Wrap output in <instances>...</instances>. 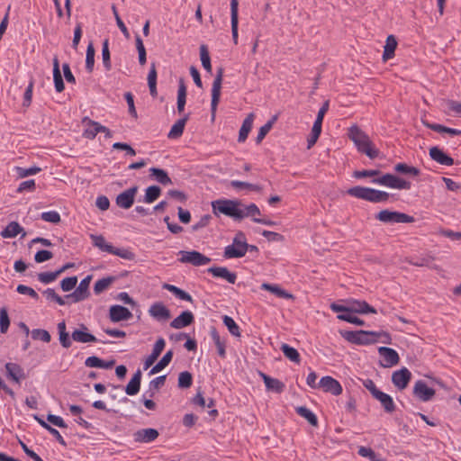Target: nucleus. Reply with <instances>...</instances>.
<instances>
[{
  "label": "nucleus",
  "instance_id": "f257e3e1",
  "mask_svg": "<svg viewBox=\"0 0 461 461\" xmlns=\"http://www.w3.org/2000/svg\"><path fill=\"white\" fill-rule=\"evenodd\" d=\"M348 136L360 153L366 154L371 159L376 158L379 156L380 151L374 147L368 135L357 125H352L348 129Z\"/></svg>",
  "mask_w": 461,
  "mask_h": 461
},
{
  "label": "nucleus",
  "instance_id": "f03ea898",
  "mask_svg": "<svg viewBox=\"0 0 461 461\" xmlns=\"http://www.w3.org/2000/svg\"><path fill=\"white\" fill-rule=\"evenodd\" d=\"M211 205L213 214L217 217L222 214L238 221L243 219L242 209L240 208L241 205L240 200L218 199L212 201Z\"/></svg>",
  "mask_w": 461,
  "mask_h": 461
},
{
  "label": "nucleus",
  "instance_id": "7ed1b4c3",
  "mask_svg": "<svg viewBox=\"0 0 461 461\" xmlns=\"http://www.w3.org/2000/svg\"><path fill=\"white\" fill-rule=\"evenodd\" d=\"M350 196L362 199L370 203H385L389 200L390 194L385 191L376 190L371 187L356 185L347 190Z\"/></svg>",
  "mask_w": 461,
  "mask_h": 461
},
{
  "label": "nucleus",
  "instance_id": "20e7f679",
  "mask_svg": "<svg viewBox=\"0 0 461 461\" xmlns=\"http://www.w3.org/2000/svg\"><path fill=\"white\" fill-rule=\"evenodd\" d=\"M371 182L373 184H378L381 185L399 190H410L411 187V183L410 181H407L402 177H399L390 173L384 174L377 178H373Z\"/></svg>",
  "mask_w": 461,
  "mask_h": 461
},
{
  "label": "nucleus",
  "instance_id": "39448f33",
  "mask_svg": "<svg viewBox=\"0 0 461 461\" xmlns=\"http://www.w3.org/2000/svg\"><path fill=\"white\" fill-rule=\"evenodd\" d=\"M375 219L384 223H411L415 221L411 215L388 209L380 211L375 215Z\"/></svg>",
  "mask_w": 461,
  "mask_h": 461
},
{
  "label": "nucleus",
  "instance_id": "423d86ee",
  "mask_svg": "<svg viewBox=\"0 0 461 461\" xmlns=\"http://www.w3.org/2000/svg\"><path fill=\"white\" fill-rule=\"evenodd\" d=\"M223 73H224L223 68L220 67L217 69L216 76H215V78L212 83V101H211L212 121H214V119H215L217 106L219 104L220 98H221V89Z\"/></svg>",
  "mask_w": 461,
  "mask_h": 461
},
{
  "label": "nucleus",
  "instance_id": "0eeeda50",
  "mask_svg": "<svg viewBox=\"0 0 461 461\" xmlns=\"http://www.w3.org/2000/svg\"><path fill=\"white\" fill-rule=\"evenodd\" d=\"M339 334L348 342L355 345H372L375 343V339H369L366 330H339Z\"/></svg>",
  "mask_w": 461,
  "mask_h": 461
},
{
  "label": "nucleus",
  "instance_id": "6e6552de",
  "mask_svg": "<svg viewBox=\"0 0 461 461\" xmlns=\"http://www.w3.org/2000/svg\"><path fill=\"white\" fill-rule=\"evenodd\" d=\"M179 254L181 255V258H179V261L181 263H189L194 267L207 265L212 260L210 258L206 257L205 255L202 254L197 250H181Z\"/></svg>",
  "mask_w": 461,
  "mask_h": 461
},
{
  "label": "nucleus",
  "instance_id": "1a4fd4ad",
  "mask_svg": "<svg viewBox=\"0 0 461 461\" xmlns=\"http://www.w3.org/2000/svg\"><path fill=\"white\" fill-rule=\"evenodd\" d=\"M71 342L78 343H93L98 341L96 337L93 335L86 325L81 323L77 329H75L70 336Z\"/></svg>",
  "mask_w": 461,
  "mask_h": 461
},
{
  "label": "nucleus",
  "instance_id": "9d476101",
  "mask_svg": "<svg viewBox=\"0 0 461 461\" xmlns=\"http://www.w3.org/2000/svg\"><path fill=\"white\" fill-rule=\"evenodd\" d=\"M413 394L421 402H429L434 397L436 391L429 387L423 380H418L413 386Z\"/></svg>",
  "mask_w": 461,
  "mask_h": 461
},
{
  "label": "nucleus",
  "instance_id": "9b49d317",
  "mask_svg": "<svg viewBox=\"0 0 461 461\" xmlns=\"http://www.w3.org/2000/svg\"><path fill=\"white\" fill-rule=\"evenodd\" d=\"M139 186L133 185L119 194L116 197V204L122 209H130L134 203V198L138 193Z\"/></svg>",
  "mask_w": 461,
  "mask_h": 461
},
{
  "label": "nucleus",
  "instance_id": "f8f14e48",
  "mask_svg": "<svg viewBox=\"0 0 461 461\" xmlns=\"http://www.w3.org/2000/svg\"><path fill=\"white\" fill-rule=\"evenodd\" d=\"M132 318L131 312L120 304H114L109 308V319L112 322L129 321Z\"/></svg>",
  "mask_w": 461,
  "mask_h": 461
},
{
  "label": "nucleus",
  "instance_id": "ddd939ff",
  "mask_svg": "<svg viewBox=\"0 0 461 461\" xmlns=\"http://www.w3.org/2000/svg\"><path fill=\"white\" fill-rule=\"evenodd\" d=\"M159 436L158 429L153 428H146L136 430L133 434V440L136 443H151Z\"/></svg>",
  "mask_w": 461,
  "mask_h": 461
},
{
  "label": "nucleus",
  "instance_id": "4468645a",
  "mask_svg": "<svg viewBox=\"0 0 461 461\" xmlns=\"http://www.w3.org/2000/svg\"><path fill=\"white\" fill-rule=\"evenodd\" d=\"M411 379V373L406 367L394 371L392 375V382L399 390L405 389Z\"/></svg>",
  "mask_w": 461,
  "mask_h": 461
},
{
  "label": "nucleus",
  "instance_id": "2eb2a0df",
  "mask_svg": "<svg viewBox=\"0 0 461 461\" xmlns=\"http://www.w3.org/2000/svg\"><path fill=\"white\" fill-rule=\"evenodd\" d=\"M319 387L325 393H330L333 395H339L342 393V386L335 378L326 375L321 378Z\"/></svg>",
  "mask_w": 461,
  "mask_h": 461
},
{
  "label": "nucleus",
  "instance_id": "dca6fc26",
  "mask_svg": "<svg viewBox=\"0 0 461 461\" xmlns=\"http://www.w3.org/2000/svg\"><path fill=\"white\" fill-rule=\"evenodd\" d=\"M92 276L88 275L81 280L78 286L72 293L73 303H78L87 299L90 296L89 285Z\"/></svg>",
  "mask_w": 461,
  "mask_h": 461
},
{
  "label": "nucleus",
  "instance_id": "f3484780",
  "mask_svg": "<svg viewBox=\"0 0 461 461\" xmlns=\"http://www.w3.org/2000/svg\"><path fill=\"white\" fill-rule=\"evenodd\" d=\"M5 367L7 379L19 384H21L22 380L25 379L26 375L24 370L17 363L8 362L5 364Z\"/></svg>",
  "mask_w": 461,
  "mask_h": 461
},
{
  "label": "nucleus",
  "instance_id": "a211bd4d",
  "mask_svg": "<svg viewBox=\"0 0 461 461\" xmlns=\"http://www.w3.org/2000/svg\"><path fill=\"white\" fill-rule=\"evenodd\" d=\"M247 253V242H232L224 249L223 257L225 258H242Z\"/></svg>",
  "mask_w": 461,
  "mask_h": 461
},
{
  "label": "nucleus",
  "instance_id": "6ab92c4d",
  "mask_svg": "<svg viewBox=\"0 0 461 461\" xmlns=\"http://www.w3.org/2000/svg\"><path fill=\"white\" fill-rule=\"evenodd\" d=\"M207 272L212 274L215 278L225 279L230 284H235L237 280L236 273L230 272L226 267L213 266L209 267Z\"/></svg>",
  "mask_w": 461,
  "mask_h": 461
},
{
  "label": "nucleus",
  "instance_id": "aec40b11",
  "mask_svg": "<svg viewBox=\"0 0 461 461\" xmlns=\"http://www.w3.org/2000/svg\"><path fill=\"white\" fill-rule=\"evenodd\" d=\"M379 355L384 358L385 364H382L384 367H391L400 362V357L396 350L388 347L378 348Z\"/></svg>",
  "mask_w": 461,
  "mask_h": 461
},
{
  "label": "nucleus",
  "instance_id": "412c9836",
  "mask_svg": "<svg viewBox=\"0 0 461 461\" xmlns=\"http://www.w3.org/2000/svg\"><path fill=\"white\" fill-rule=\"evenodd\" d=\"M348 304L349 313L366 314L377 312L376 309L369 305L366 301L351 299L348 300Z\"/></svg>",
  "mask_w": 461,
  "mask_h": 461
},
{
  "label": "nucleus",
  "instance_id": "4be33fe9",
  "mask_svg": "<svg viewBox=\"0 0 461 461\" xmlns=\"http://www.w3.org/2000/svg\"><path fill=\"white\" fill-rule=\"evenodd\" d=\"M230 23L234 44H238L239 30V0H230Z\"/></svg>",
  "mask_w": 461,
  "mask_h": 461
},
{
  "label": "nucleus",
  "instance_id": "5701e85b",
  "mask_svg": "<svg viewBox=\"0 0 461 461\" xmlns=\"http://www.w3.org/2000/svg\"><path fill=\"white\" fill-rule=\"evenodd\" d=\"M429 157L432 160L438 162L440 165L444 166H452L454 165V159L448 156L446 152L443 151L442 149L434 146L429 149Z\"/></svg>",
  "mask_w": 461,
  "mask_h": 461
},
{
  "label": "nucleus",
  "instance_id": "b1692460",
  "mask_svg": "<svg viewBox=\"0 0 461 461\" xmlns=\"http://www.w3.org/2000/svg\"><path fill=\"white\" fill-rule=\"evenodd\" d=\"M149 313L157 321H167L171 317L170 311L161 302L154 303L150 306Z\"/></svg>",
  "mask_w": 461,
  "mask_h": 461
},
{
  "label": "nucleus",
  "instance_id": "393cba45",
  "mask_svg": "<svg viewBox=\"0 0 461 461\" xmlns=\"http://www.w3.org/2000/svg\"><path fill=\"white\" fill-rule=\"evenodd\" d=\"M194 321V316L193 312L190 311H184L170 322V326L173 329L180 330L191 325Z\"/></svg>",
  "mask_w": 461,
  "mask_h": 461
},
{
  "label": "nucleus",
  "instance_id": "a878e982",
  "mask_svg": "<svg viewBox=\"0 0 461 461\" xmlns=\"http://www.w3.org/2000/svg\"><path fill=\"white\" fill-rule=\"evenodd\" d=\"M166 346L165 339L163 338H159L155 342L151 354L146 358L144 363V369L147 370L149 366H151L158 357L160 356L162 351L164 350Z\"/></svg>",
  "mask_w": 461,
  "mask_h": 461
},
{
  "label": "nucleus",
  "instance_id": "bb28decb",
  "mask_svg": "<svg viewBox=\"0 0 461 461\" xmlns=\"http://www.w3.org/2000/svg\"><path fill=\"white\" fill-rule=\"evenodd\" d=\"M259 374L267 391H271L276 393H281L284 392L285 385L283 382L276 378H273L265 373L260 372Z\"/></svg>",
  "mask_w": 461,
  "mask_h": 461
},
{
  "label": "nucleus",
  "instance_id": "cd10ccee",
  "mask_svg": "<svg viewBox=\"0 0 461 461\" xmlns=\"http://www.w3.org/2000/svg\"><path fill=\"white\" fill-rule=\"evenodd\" d=\"M190 113H186L183 118L177 120L171 127L169 132L167 133V138L169 140H176L179 139L184 132L185 124L189 120Z\"/></svg>",
  "mask_w": 461,
  "mask_h": 461
},
{
  "label": "nucleus",
  "instance_id": "c85d7f7f",
  "mask_svg": "<svg viewBox=\"0 0 461 461\" xmlns=\"http://www.w3.org/2000/svg\"><path fill=\"white\" fill-rule=\"evenodd\" d=\"M142 373L138 369L125 386V393L130 396L136 395L140 392Z\"/></svg>",
  "mask_w": 461,
  "mask_h": 461
},
{
  "label": "nucleus",
  "instance_id": "c756f323",
  "mask_svg": "<svg viewBox=\"0 0 461 461\" xmlns=\"http://www.w3.org/2000/svg\"><path fill=\"white\" fill-rule=\"evenodd\" d=\"M53 81L55 89L58 93H61L65 89V84L59 68V61L58 57L53 59Z\"/></svg>",
  "mask_w": 461,
  "mask_h": 461
},
{
  "label": "nucleus",
  "instance_id": "7c9ffc66",
  "mask_svg": "<svg viewBox=\"0 0 461 461\" xmlns=\"http://www.w3.org/2000/svg\"><path fill=\"white\" fill-rule=\"evenodd\" d=\"M254 117H255L254 113H250L244 119L242 125L239 131V137H238L239 142H244L247 140L249 133L250 132L252 126H253Z\"/></svg>",
  "mask_w": 461,
  "mask_h": 461
},
{
  "label": "nucleus",
  "instance_id": "2f4dec72",
  "mask_svg": "<svg viewBox=\"0 0 461 461\" xmlns=\"http://www.w3.org/2000/svg\"><path fill=\"white\" fill-rule=\"evenodd\" d=\"M375 399L377 400L381 403L384 411L386 413H393L395 411L396 406L394 404L393 398L389 394L381 391L375 397Z\"/></svg>",
  "mask_w": 461,
  "mask_h": 461
},
{
  "label": "nucleus",
  "instance_id": "473e14b6",
  "mask_svg": "<svg viewBox=\"0 0 461 461\" xmlns=\"http://www.w3.org/2000/svg\"><path fill=\"white\" fill-rule=\"evenodd\" d=\"M397 47V41L393 35H388L384 47L383 60L387 61L394 57V51Z\"/></svg>",
  "mask_w": 461,
  "mask_h": 461
},
{
  "label": "nucleus",
  "instance_id": "72a5a7b5",
  "mask_svg": "<svg viewBox=\"0 0 461 461\" xmlns=\"http://www.w3.org/2000/svg\"><path fill=\"white\" fill-rule=\"evenodd\" d=\"M423 124L426 128L430 129L438 133H447L452 136L461 135V130L449 128L438 123H431L429 122H423Z\"/></svg>",
  "mask_w": 461,
  "mask_h": 461
},
{
  "label": "nucleus",
  "instance_id": "f704fd0d",
  "mask_svg": "<svg viewBox=\"0 0 461 461\" xmlns=\"http://www.w3.org/2000/svg\"><path fill=\"white\" fill-rule=\"evenodd\" d=\"M150 176L154 177V179L163 185L172 184V180L169 177L167 172L165 169L158 167H150L149 168Z\"/></svg>",
  "mask_w": 461,
  "mask_h": 461
},
{
  "label": "nucleus",
  "instance_id": "c9c22d12",
  "mask_svg": "<svg viewBox=\"0 0 461 461\" xmlns=\"http://www.w3.org/2000/svg\"><path fill=\"white\" fill-rule=\"evenodd\" d=\"M406 261L415 267H430V264L434 261V258L426 254L424 256H412L406 259Z\"/></svg>",
  "mask_w": 461,
  "mask_h": 461
},
{
  "label": "nucleus",
  "instance_id": "e433bc0d",
  "mask_svg": "<svg viewBox=\"0 0 461 461\" xmlns=\"http://www.w3.org/2000/svg\"><path fill=\"white\" fill-rule=\"evenodd\" d=\"M394 171L409 176H418L420 174V170L413 166H410L406 163H397L394 166Z\"/></svg>",
  "mask_w": 461,
  "mask_h": 461
},
{
  "label": "nucleus",
  "instance_id": "4c0bfd02",
  "mask_svg": "<svg viewBox=\"0 0 461 461\" xmlns=\"http://www.w3.org/2000/svg\"><path fill=\"white\" fill-rule=\"evenodd\" d=\"M59 339L60 345L64 348H69L71 347V339L69 333L66 330V322L62 321L58 323Z\"/></svg>",
  "mask_w": 461,
  "mask_h": 461
},
{
  "label": "nucleus",
  "instance_id": "58836bf2",
  "mask_svg": "<svg viewBox=\"0 0 461 461\" xmlns=\"http://www.w3.org/2000/svg\"><path fill=\"white\" fill-rule=\"evenodd\" d=\"M278 115L275 114L271 117V119L265 123L263 126H261L258 130V135L256 137V143L259 144L262 142V140L265 139L267 134L271 131L273 128V125L277 121Z\"/></svg>",
  "mask_w": 461,
  "mask_h": 461
},
{
  "label": "nucleus",
  "instance_id": "ea45409f",
  "mask_svg": "<svg viewBox=\"0 0 461 461\" xmlns=\"http://www.w3.org/2000/svg\"><path fill=\"white\" fill-rule=\"evenodd\" d=\"M261 289L265 290V291H268L280 298H285V299L293 298V294H289L288 292L282 289L281 287H279L276 285L263 283L261 285Z\"/></svg>",
  "mask_w": 461,
  "mask_h": 461
},
{
  "label": "nucleus",
  "instance_id": "a19ab883",
  "mask_svg": "<svg viewBox=\"0 0 461 461\" xmlns=\"http://www.w3.org/2000/svg\"><path fill=\"white\" fill-rule=\"evenodd\" d=\"M23 232V228L17 221H11L1 232L3 238H14Z\"/></svg>",
  "mask_w": 461,
  "mask_h": 461
},
{
  "label": "nucleus",
  "instance_id": "79ce46f5",
  "mask_svg": "<svg viewBox=\"0 0 461 461\" xmlns=\"http://www.w3.org/2000/svg\"><path fill=\"white\" fill-rule=\"evenodd\" d=\"M284 356L290 361L299 364L301 361L300 354L296 348L289 346L288 344L283 343L280 347Z\"/></svg>",
  "mask_w": 461,
  "mask_h": 461
},
{
  "label": "nucleus",
  "instance_id": "37998d69",
  "mask_svg": "<svg viewBox=\"0 0 461 461\" xmlns=\"http://www.w3.org/2000/svg\"><path fill=\"white\" fill-rule=\"evenodd\" d=\"M173 350H168L162 358L151 368L149 375H154L167 367L173 358Z\"/></svg>",
  "mask_w": 461,
  "mask_h": 461
},
{
  "label": "nucleus",
  "instance_id": "c03bdc74",
  "mask_svg": "<svg viewBox=\"0 0 461 461\" xmlns=\"http://www.w3.org/2000/svg\"><path fill=\"white\" fill-rule=\"evenodd\" d=\"M296 413L300 415L301 417L304 418L309 424H311L313 427L318 426V419L317 416L307 407L305 406H299L295 409Z\"/></svg>",
  "mask_w": 461,
  "mask_h": 461
},
{
  "label": "nucleus",
  "instance_id": "a18cd8bd",
  "mask_svg": "<svg viewBox=\"0 0 461 461\" xmlns=\"http://www.w3.org/2000/svg\"><path fill=\"white\" fill-rule=\"evenodd\" d=\"M116 279L117 276H110L97 280L94 285L95 294H100L104 290H106L114 281H116Z\"/></svg>",
  "mask_w": 461,
  "mask_h": 461
},
{
  "label": "nucleus",
  "instance_id": "49530a36",
  "mask_svg": "<svg viewBox=\"0 0 461 461\" xmlns=\"http://www.w3.org/2000/svg\"><path fill=\"white\" fill-rule=\"evenodd\" d=\"M161 194V188L158 185H150L146 188L143 202L151 203L155 202Z\"/></svg>",
  "mask_w": 461,
  "mask_h": 461
},
{
  "label": "nucleus",
  "instance_id": "de8ad7c7",
  "mask_svg": "<svg viewBox=\"0 0 461 461\" xmlns=\"http://www.w3.org/2000/svg\"><path fill=\"white\" fill-rule=\"evenodd\" d=\"M102 60L105 70L110 71L112 69V63L108 39H105L102 44Z\"/></svg>",
  "mask_w": 461,
  "mask_h": 461
},
{
  "label": "nucleus",
  "instance_id": "09e8293b",
  "mask_svg": "<svg viewBox=\"0 0 461 461\" xmlns=\"http://www.w3.org/2000/svg\"><path fill=\"white\" fill-rule=\"evenodd\" d=\"M200 59L203 68L208 72L212 73L211 58L209 55L208 47L205 44L200 46Z\"/></svg>",
  "mask_w": 461,
  "mask_h": 461
},
{
  "label": "nucleus",
  "instance_id": "8fccbe9b",
  "mask_svg": "<svg viewBox=\"0 0 461 461\" xmlns=\"http://www.w3.org/2000/svg\"><path fill=\"white\" fill-rule=\"evenodd\" d=\"M193 384V375L188 371H183L178 375L177 386L180 389H188Z\"/></svg>",
  "mask_w": 461,
  "mask_h": 461
},
{
  "label": "nucleus",
  "instance_id": "3c124183",
  "mask_svg": "<svg viewBox=\"0 0 461 461\" xmlns=\"http://www.w3.org/2000/svg\"><path fill=\"white\" fill-rule=\"evenodd\" d=\"M223 324L227 327L229 332L234 337H240V330L235 321L228 315L222 317Z\"/></svg>",
  "mask_w": 461,
  "mask_h": 461
},
{
  "label": "nucleus",
  "instance_id": "603ef678",
  "mask_svg": "<svg viewBox=\"0 0 461 461\" xmlns=\"http://www.w3.org/2000/svg\"><path fill=\"white\" fill-rule=\"evenodd\" d=\"M166 378H167V375H163L154 378L153 380H151L149 382V389L147 392V393H149V396L150 398H152L154 396L156 391H158L160 389V387L164 385V384L166 382Z\"/></svg>",
  "mask_w": 461,
  "mask_h": 461
},
{
  "label": "nucleus",
  "instance_id": "864d4df0",
  "mask_svg": "<svg viewBox=\"0 0 461 461\" xmlns=\"http://www.w3.org/2000/svg\"><path fill=\"white\" fill-rule=\"evenodd\" d=\"M91 238H92L93 243H94V245L95 247H97L102 251H105V252L111 253L113 246L112 244L107 243L105 241V239H104V236H102V235H99V236L92 235Z\"/></svg>",
  "mask_w": 461,
  "mask_h": 461
},
{
  "label": "nucleus",
  "instance_id": "5fc2aeb1",
  "mask_svg": "<svg viewBox=\"0 0 461 461\" xmlns=\"http://www.w3.org/2000/svg\"><path fill=\"white\" fill-rule=\"evenodd\" d=\"M321 126L322 125H321V124L313 122L311 134L307 139V149H311L317 142V140L321 133Z\"/></svg>",
  "mask_w": 461,
  "mask_h": 461
},
{
  "label": "nucleus",
  "instance_id": "6e6d98bb",
  "mask_svg": "<svg viewBox=\"0 0 461 461\" xmlns=\"http://www.w3.org/2000/svg\"><path fill=\"white\" fill-rule=\"evenodd\" d=\"M95 48L93 43L90 42L86 48V69L88 73L93 72L95 66Z\"/></svg>",
  "mask_w": 461,
  "mask_h": 461
},
{
  "label": "nucleus",
  "instance_id": "4d7b16f0",
  "mask_svg": "<svg viewBox=\"0 0 461 461\" xmlns=\"http://www.w3.org/2000/svg\"><path fill=\"white\" fill-rule=\"evenodd\" d=\"M10 326V318L6 307L0 309V332L5 334Z\"/></svg>",
  "mask_w": 461,
  "mask_h": 461
},
{
  "label": "nucleus",
  "instance_id": "13d9d810",
  "mask_svg": "<svg viewBox=\"0 0 461 461\" xmlns=\"http://www.w3.org/2000/svg\"><path fill=\"white\" fill-rule=\"evenodd\" d=\"M230 186L235 189H249L251 191L259 192L261 190V187L258 185L250 184L244 181L240 180H232L230 182Z\"/></svg>",
  "mask_w": 461,
  "mask_h": 461
},
{
  "label": "nucleus",
  "instance_id": "bf43d9fd",
  "mask_svg": "<svg viewBox=\"0 0 461 461\" xmlns=\"http://www.w3.org/2000/svg\"><path fill=\"white\" fill-rule=\"evenodd\" d=\"M31 334L32 338L35 340H41L46 343H49L51 340L50 332L43 329H34L32 330Z\"/></svg>",
  "mask_w": 461,
  "mask_h": 461
},
{
  "label": "nucleus",
  "instance_id": "052dcab7",
  "mask_svg": "<svg viewBox=\"0 0 461 461\" xmlns=\"http://www.w3.org/2000/svg\"><path fill=\"white\" fill-rule=\"evenodd\" d=\"M41 171V168L36 166L31 167L29 168H23L21 167H15V172L17 174V176L20 178L26 177L28 176L38 174Z\"/></svg>",
  "mask_w": 461,
  "mask_h": 461
},
{
  "label": "nucleus",
  "instance_id": "680f3d73",
  "mask_svg": "<svg viewBox=\"0 0 461 461\" xmlns=\"http://www.w3.org/2000/svg\"><path fill=\"white\" fill-rule=\"evenodd\" d=\"M337 318L340 321H344L348 323L356 324L358 326H364L366 324L365 321L353 315V313H341L339 314Z\"/></svg>",
  "mask_w": 461,
  "mask_h": 461
},
{
  "label": "nucleus",
  "instance_id": "e2e57ef3",
  "mask_svg": "<svg viewBox=\"0 0 461 461\" xmlns=\"http://www.w3.org/2000/svg\"><path fill=\"white\" fill-rule=\"evenodd\" d=\"M82 122L83 123L86 122L88 125H97V131H99V132L104 133V137L106 139H110L113 137V132L106 126H104L99 122L89 119L88 117H84Z\"/></svg>",
  "mask_w": 461,
  "mask_h": 461
},
{
  "label": "nucleus",
  "instance_id": "0e129e2a",
  "mask_svg": "<svg viewBox=\"0 0 461 461\" xmlns=\"http://www.w3.org/2000/svg\"><path fill=\"white\" fill-rule=\"evenodd\" d=\"M382 175V172L378 169H364V170H356L353 172V176L355 178L360 179L365 177H372Z\"/></svg>",
  "mask_w": 461,
  "mask_h": 461
},
{
  "label": "nucleus",
  "instance_id": "69168bd1",
  "mask_svg": "<svg viewBox=\"0 0 461 461\" xmlns=\"http://www.w3.org/2000/svg\"><path fill=\"white\" fill-rule=\"evenodd\" d=\"M110 254L118 256L127 260H133L135 258V254L127 249H119L113 247Z\"/></svg>",
  "mask_w": 461,
  "mask_h": 461
},
{
  "label": "nucleus",
  "instance_id": "338daca9",
  "mask_svg": "<svg viewBox=\"0 0 461 461\" xmlns=\"http://www.w3.org/2000/svg\"><path fill=\"white\" fill-rule=\"evenodd\" d=\"M77 283V277L76 276L65 277L60 282V287L64 292H69L73 290Z\"/></svg>",
  "mask_w": 461,
  "mask_h": 461
},
{
  "label": "nucleus",
  "instance_id": "774afa93",
  "mask_svg": "<svg viewBox=\"0 0 461 461\" xmlns=\"http://www.w3.org/2000/svg\"><path fill=\"white\" fill-rule=\"evenodd\" d=\"M41 218L45 221L55 224L61 221L59 213L56 211L44 212L41 213Z\"/></svg>",
  "mask_w": 461,
  "mask_h": 461
}]
</instances>
